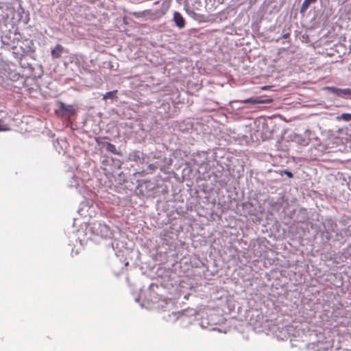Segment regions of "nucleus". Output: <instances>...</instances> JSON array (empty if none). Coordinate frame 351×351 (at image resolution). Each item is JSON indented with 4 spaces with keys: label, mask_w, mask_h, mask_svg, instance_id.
Instances as JSON below:
<instances>
[{
    "label": "nucleus",
    "mask_w": 351,
    "mask_h": 351,
    "mask_svg": "<svg viewBox=\"0 0 351 351\" xmlns=\"http://www.w3.org/2000/svg\"><path fill=\"white\" fill-rule=\"evenodd\" d=\"M167 286V284L150 285L144 300V305L147 308L159 311L162 318L166 322H169L171 315H174L176 307V289L171 286V290H169Z\"/></svg>",
    "instance_id": "nucleus-1"
},
{
    "label": "nucleus",
    "mask_w": 351,
    "mask_h": 351,
    "mask_svg": "<svg viewBox=\"0 0 351 351\" xmlns=\"http://www.w3.org/2000/svg\"><path fill=\"white\" fill-rule=\"evenodd\" d=\"M324 90L339 97H345L351 95L350 88H339L334 86H326Z\"/></svg>",
    "instance_id": "nucleus-2"
},
{
    "label": "nucleus",
    "mask_w": 351,
    "mask_h": 351,
    "mask_svg": "<svg viewBox=\"0 0 351 351\" xmlns=\"http://www.w3.org/2000/svg\"><path fill=\"white\" fill-rule=\"evenodd\" d=\"M273 101L272 99L267 98L264 99H261L259 98H249L244 100L241 101V102L243 104H270Z\"/></svg>",
    "instance_id": "nucleus-3"
},
{
    "label": "nucleus",
    "mask_w": 351,
    "mask_h": 351,
    "mask_svg": "<svg viewBox=\"0 0 351 351\" xmlns=\"http://www.w3.org/2000/svg\"><path fill=\"white\" fill-rule=\"evenodd\" d=\"M63 49L64 48L61 45H56L54 49H53L51 51V56L53 57V58H59L61 56L62 53L63 52Z\"/></svg>",
    "instance_id": "nucleus-4"
},
{
    "label": "nucleus",
    "mask_w": 351,
    "mask_h": 351,
    "mask_svg": "<svg viewBox=\"0 0 351 351\" xmlns=\"http://www.w3.org/2000/svg\"><path fill=\"white\" fill-rule=\"evenodd\" d=\"M60 109L61 111L66 112L69 115H71L75 113V110L71 105H65L63 103H60Z\"/></svg>",
    "instance_id": "nucleus-5"
},
{
    "label": "nucleus",
    "mask_w": 351,
    "mask_h": 351,
    "mask_svg": "<svg viewBox=\"0 0 351 351\" xmlns=\"http://www.w3.org/2000/svg\"><path fill=\"white\" fill-rule=\"evenodd\" d=\"M317 0H304L302 4V6H301V8H300V12L302 14H304L305 12L307 10V9L308 8L309 5L311 4V3H314L317 1Z\"/></svg>",
    "instance_id": "nucleus-6"
},
{
    "label": "nucleus",
    "mask_w": 351,
    "mask_h": 351,
    "mask_svg": "<svg viewBox=\"0 0 351 351\" xmlns=\"http://www.w3.org/2000/svg\"><path fill=\"white\" fill-rule=\"evenodd\" d=\"M185 21L182 16L177 12V27L182 28L184 26Z\"/></svg>",
    "instance_id": "nucleus-7"
},
{
    "label": "nucleus",
    "mask_w": 351,
    "mask_h": 351,
    "mask_svg": "<svg viewBox=\"0 0 351 351\" xmlns=\"http://www.w3.org/2000/svg\"><path fill=\"white\" fill-rule=\"evenodd\" d=\"M106 149L111 152V153H113V154H116L117 153V149H116V147L110 143H106Z\"/></svg>",
    "instance_id": "nucleus-8"
},
{
    "label": "nucleus",
    "mask_w": 351,
    "mask_h": 351,
    "mask_svg": "<svg viewBox=\"0 0 351 351\" xmlns=\"http://www.w3.org/2000/svg\"><path fill=\"white\" fill-rule=\"evenodd\" d=\"M338 119H342L345 121H351V114L349 113H343L340 117H337Z\"/></svg>",
    "instance_id": "nucleus-9"
},
{
    "label": "nucleus",
    "mask_w": 351,
    "mask_h": 351,
    "mask_svg": "<svg viewBox=\"0 0 351 351\" xmlns=\"http://www.w3.org/2000/svg\"><path fill=\"white\" fill-rule=\"evenodd\" d=\"M117 92V90L107 92L104 95L103 99H109V98H112L114 96V93H116Z\"/></svg>",
    "instance_id": "nucleus-10"
},
{
    "label": "nucleus",
    "mask_w": 351,
    "mask_h": 351,
    "mask_svg": "<svg viewBox=\"0 0 351 351\" xmlns=\"http://www.w3.org/2000/svg\"><path fill=\"white\" fill-rule=\"evenodd\" d=\"M285 173L289 177V178H292L293 177V173L291 172V171H287L285 170Z\"/></svg>",
    "instance_id": "nucleus-11"
},
{
    "label": "nucleus",
    "mask_w": 351,
    "mask_h": 351,
    "mask_svg": "<svg viewBox=\"0 0 351 351\" xmlns=\"http://www.w3.org/2000/svg\"><path fill=\"white\" fill-rule=\"evenodd\" d=\"M29 80L33 81V80H34V78H27V79L25 80V85H27V84H28V82H29Z\"/></svg>",
    "instance_id": "nucleus-12"
},
{
    "label": "nucleus",
    "mask_w": 351,
    "mask_h": 351,
    "mask_svg": "<svg viewBox=\"0 0 351 351\" xmlns=\"http://www.w3.org/2000/svg\"><path fill=\"white\" fill-rule=\"evenodd\" d=\"M289 36V33H287V34H285L283 35V36H282V37H283L284 38H287Z\"/></svg>",
    "instance_id": "nucleus-13"
},
{
    "label": "nucleus",
    "mask_w": 351,
    "mask_h": 351,
    "mask_svg": "<svg viewBox=\"0 0 351 351\" xmlns=\"http://www.w3.org/2000/svg\"><path fill=\"white\" fill-rule=\"evenodd\" d=\"M173 19L176 20V12L173 13Z\"/></svg>",
    "instance_id": "nucleus-14"
},
{
    "label": "nucleus",
    "mask_w": 351,
    "mask_h": 351,
    "mask_svg": "<svg viewBox=\"0 0 351 351\" xmlns=\"http://www.w3.org/2000/svg\"><path fill=\"white\" fill-rule=\"evenodd\" d=\"M263 90H266V89H267V86H263Z\"/></svg>",
    "instance_id": "nucleus-15"
}]
</instances>
